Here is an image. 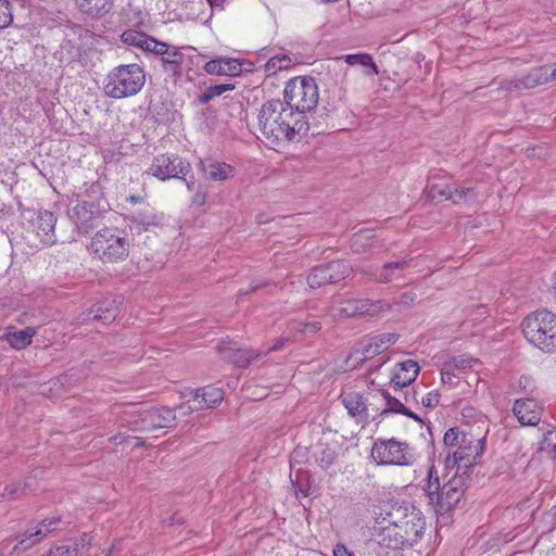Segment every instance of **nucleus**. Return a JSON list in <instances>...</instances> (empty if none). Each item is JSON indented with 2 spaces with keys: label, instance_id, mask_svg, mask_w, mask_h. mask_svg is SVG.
I'll return each mask as SVG.
<instances>
[{
  "label": "nucleus",
  "instance_id": "f257e3e1",
  "mask_svg": "<svg viewBox=\"0 0 556 556\" xmlns=\"http://www.w3.org/2000/svg\"><path fill=\"white\" fill-rule=\"evenodd\" d=\"M261 139L274 150L299 140L308 130V122L293 113L281 100H266L257 114Z\"/></svg>",
  "mask_w": 556,
  "mask_h": 556
},
{
  "label": "nucleus",
  "instance_id": "f03ea898",
  "mask_svg": "<svg viewBox=\"0 0 556 556\" xmlns=\"http://www.w3.org/2000/svg\"><path fill=\"white\" fill-rule=\"evenodd\" d=\"M470 482V475L455 471L454 475L443 484L435 467L428 469L427 480L422 489L429 504L437 514L447 513L456 507L462 501Z\"/></svg>",
  "mask_w": 556,
  "mask_h": 556
},
{
  "label": "nucleus",
  "instance_id": "7ed1b4c3",
  "mask_svg": "<svg viewBox=\"0 0 556 556\" xmlns=\"http://www.w3.org/2000/svg\"><path fill=\"white\" fill-rule=\"evenodd\" d=\"M526 339L545 353L556 351V315L541 309L529 314L521 323Z\"/></svg>",
  "mask_w": 556,
  "mask_h": 556
},
{
  "label": "nucleus",
  "instance_id": "20e7f679",
  "mask_svg": "<svg viewBox=\"0 0 556 556\" xmlns=\"http://www.w3.org/2000/svg\"><path fill=\"white\" fill-rule=\"evenodd\" d=\"M129 240L127 235L118 228L104 227L96 232L89 244L91 253L102 263H117L125 261L129 255Z\"/></svg>",
  "mask_w": 556,
  "mask_h": 556
},
{
  "label": "nucleus",
  "instance_id": "39448f33",
  "mask_svg": "<svg viewBox=\"0 0 556 556\" xmlns=\"http://www.w3.org/2000/svg\"><path fill=\"white\" fill-rule=\"evenodd\" d=\"M146 83V73L138 64H124L114 67L108 75L105 94L123 99L137 94Z\"/></svg>",
  "mask_w": 556,
  "mask_h": 556
},
{
  "label": "nucleus",
  "instance_id": "423d86ee",
  "mask_svg": "<svg viewBox=\"0 0 556 556\" xmlns=\"http://www.w3.org/2000/svg\"><path fill=\"white\" fill-rule=\"evenodd\" d=\"M318 100V87L313 77H294L287 81L282 102L304 119H307L306 114L316 108Z\"/></svg>",
  "mask_w": 556,
  "mask_h": 556
},
{
  "label": "nucleus",
  "instance_id": "0eeeda50",
  "mask_svg": "<svg viewBox=\"0 0 556 556\" xmlns=\"http://www.w3.org/2000/svg\"><path fill=\"white\" fill-rule=\"evenodd\" d=\"M371 457L378 465L410 466L416 460L414 448L394 438L378 439L372 445Z\"/></svg>",
  "mask_w": 556,
  "mask_h": 556
},
{
  "label": "nucleus",
  "instance_id": "6e6552de",
  "mask_svg": "<svg viewBox=\"0 0 556 556\" xmlns=\"http://www.w3.org/2000/svg\"><path fill=\"white\" fill-rule=\"evenodd\" d=\"M485 438L476 437L472 433H462L457 448L446 456V467L455 468V471L469 475V469L476 464L483 452Z\"/></svg>",
  "mask_w": 556,
  "mask_h": 556
},
{
  "label": "nucleus",
  "instance_id": "1a4fd4ad",
  "mask_svg": "<svg viewBox=\"0 0 556 556\" xmlns=\"http://www.w3.org/2000/svg\"><path fill=\"white\" fill-rule=\"evenodd\" d=\"M191 172L190 163L177 154H160L155 156L148 173L152 176L167 180L170 178L185 179Z\"/></svg>",
  "mask_w": 556,
  "mask_h": 556
},
{
  "label": "nucleus",
  "instance_id": "9d476101",
  "mask_svg": "<svg viewBox=\"0 0 556 556\" xmlns=\"http://www.w3.org/2000/svg\"><path fill=\"white\" fill-rule=\"evenodd\" d=\"M352 271V266L345 261H331L311 269L307 283L312 289L343 280Z\"/></svg>",
  "mask_w": 556,
  "mask_h": 556
},
{
  "label": "nucleus",
  "instance_id": "9b49d317",
  "mask_svg": "<svg viewBox=\"0 0 556 556\" xmlns=\"http://www.w3.org/2000/svg\"><path fill=\"white\" fill-rule=\"evenodd\" d=\"M67 214L78 230L85 233L94 228L102 218L99 204L89 200L72 201Z\"/></svg>",
  "mask_w": 556,
  "mask_h": 556
},
{
  "label": "nucleus",
  "instance_id": "f8f14e48",
  "mask_svg": "<svg viewBox=\"0 0 556 556\" xmlns=\"http://www.w3.org/2000/svg\"><path fill=\"white\" fill-rule=\"evenodd\" d=\"M61 522L60 516H53L43 519L34 529L28 530L25 534L20 536L17 544L13 547L12 553L17 551H27L37 543L41 542L49 533L58 529Z\"/></svg>",
  "mask_w": 556,
  "mask_h": 556
},
{
  "label": "nucleus",
  "instance_id": "ddd939ff",
  "mask_svg": "<svg viewBox=\"0 0 556 556\" xmlns=\"http://www.w3.org/2000/svg\"><path fill=\"white\" fill-rule=\"evenodd\" d=\"M61 522L60 516H53L43 519L34 529L28 530L25 534L20 536L17 544L13 547L12 553L17 551H27L37 543L41 542L49 533L58 529Z\"/></svg>",
  "mask_w": 556,
  "mask_h": 556
},
{
  "label": "nucleus",
  "instance_id": "4468645a",
  "mask_svg": "<svg viewBox=\"0 0 556 556\" xmlns=\"http://www.w3.org/2000/svg\"><path fill=\"white\" fill-rule=\"evenodd\" d=\"M191 397L187 401L186 408L188 412L213 408L224 399V391L214 386H206L201 389L190 391Z\"/></svg>",
  "mask_w": 556,
  "mask_h": 556
},
{
  "label": "nucleus",
  "instance_id": "2eb2a0df",
  "mask_svg": "<svg viewBox=\"0 0 556 556\" xmlns=\"http://www.w3.org/2000/svg\"><path fill=\"white\" fill-rule=\"evenodd\" d=\"M176 415L168 407H152L143 410V421L140 432H152L157 429L172 428L175 426Z\"/></svg>",
  "mask_w": 556,
  "mask_h": 556
},
{
  "label": "nucleus",
  "instance_id": "dca6fc26",
  "mask_svg": "<svg viewBox=\"0 0 556 556\" xmlns=\"http://www.w3.org/2000/svg\"><path fill=\"white\" fill-rule=\"evenodd\" d=\"M549 80H552L549 66L545 65L533 68L528 74L519 78L504 80L501 85V88L507 91L531 89Z\"/></svg>",
  "mask_w": 556,
  "mask_h": 556
},
{
  "label": "nucleus",
  "instance_id": "f3484780",
  "mask_svg": "<svg viewBox=\"0 0 556 556\" xmlns=\"http://www.w3.org/2000/svg\"><path fill=\"white\" fill-rule=\"evenodd\" d=\"M31 231L43 244H52L55 242V224L56 218L52 212L40 211L33 212L31 219L29 220Z\"/></svg>",
  "mask_w": 556,
  "mask_h": 556
},
{
  "label": "nucleus",
  "instance_id": "a211bd4d",
  "mask_svg": "<svg viewBox=\"0 0 556 556\" xmlns=\"http://www.w3.org/2000/svg\"><path fill=\"white\" fill-rule=\"evenodd\" d=\"M514 415L522 426H535L542 414V406L533 397L516 400L513 407Z\"/></svg>",
  "mask_w": 556,
  "mask_h": 556
},
{
  "label": "nucleus",
  "instance_id": "6ab92c4d",
  "mask_svg": "<svg viewBox=\"0 0 556 556\" xmlns=\"http://www.w3.org/2000/svg\"><path fill=\"white\" fill-rule=\"evenodd\" d=\"M399 526L406 545L412 547L422 538L426 529V520L420 510H416L412 507L409 517Z\"/></svg>",
  "mask_w": 556,
  "mask_h": 556
},
{
  "label": "nucleus",
  "instance_id": "aec40b11",
  "mask_svg": "<svg viewBox=\"0 0 556 556\" xmlns=\"http://www.w3.org/2000/svg\"><path fill=\"white\" fill-rule=\"evenodd\" d=\"M420 367L417 362L413 359H407L399 363L391 376L390 382L394 389V391H401L404 387L413 383L418 374Z\"/></svg>",
  "mask_w": 556,
  "mask_h": 556
},
{
  "label": "nucleus",
  "instance_id": "412c9836",
  "mask_svg": "<svg viewBox=\"0 0 556 556\" xmlns=\"http://www.w3.org/2000/svg\"><path fill=\"white\" fill-rule=\"evenodd\" d=\"M413 267L412 258H401L386 263L382 267L377 268L375 281L379 283H389L402 277V274Z\"/></svg>",
  "mask_w": 556,
  "mask_h": 556
},
{
  "label": "nucleus",
  "instance_id": "4be33fe9",
  "mask_svg": "<svg viewBox=\"0 0 556 556\" xmlns=\"http://www.w3.org/2000/svg\"><path fill=\"white\" fill-rule=\"evenodd\" d=\"M204 70L211 75L237 76L242 72L239 59L218 58L205 63Z\"/></svg>",
  "mask_w": 556,
  "mask_h": 556
},
{
  "label": "nucleus",
  "instance_id": "5701e85b",
  "mask_svg": "<svg viewBox=\"0 0 556 556\" xmlns=\"http://www.w3.org/2000/svg\"><path fill=\"white\" fill-rule=\"evenodd\" d=\"M78 11L90 17L99 18L108 14L114 7L115 0H74Z\"/></svg>",
  "mask_w": 556,
  "mask_h": 556
},
{
  "label": "nucleus",
  "instance_id": "b1692460",
  "mask_svg": "<svg viewBox=\"0 0 556 556\" xmlns=\"http://www.w3.org/2000/svg\"><path fill=\"white\" fill-rule=\"evenodd\" d=\"M91 546V540L88 534L84 533L79 538L74 539L70 545L56 546L51 548L45 556H80L88 552Z\"/></svg>",
  "mask_w": 556,
  "mask_h": 556
},
{
  "label": "nucleus",
  "instance_id": "393cba45",
  "mask_svg": "<svg viewBox=\"0 0 556 556\" xmlns=\"http://www.w3.org/2000/svg\"><path fill=\"white\" fill-rule=\"evenodd\" d=\"M383 240L377 238L370 229H363L354 233L351 239V249L356 254L368 252L370 249L382 245Z\"/></svg>",
  "mask_w": 556,
  "mask_h": 556
},
{
  "label": "nucleus",
  "instance_id": "a878e982",
  "mask_svg": "<svg viewBox=\"0 0 556 556\" xmlns=\"http://www.w3.org/2000/svg\"><path fill=\"white\" fill-rule=\"evenodd\" d=\"M342 404L357 422L368 421V414L365 412V396L351 392L342 396Z\"/></svg>",
  "mask_w": 556,
  "mask_h": 556
},
{
  "label": "nucleus",
  "instance_id": "bb28decb",
  "mask_svg": "<svg viewBox=\"0 0 556 556\" xmlns=\"http://www.w3.org/2000/svg\"><path fill=\"white\" fill-rule=\"evenodd\" d=\"M383 393V410L382 414H401L406 417H409L418 422H422V420L413 413L409 408L405 406V403L401 400L400 396L391 395L388 391L382 390Z\"/></svg>",
  "mask_w": 556,
  "mask_h": 556
},
{
  "label": "nucleus",
  "instance_id": "cd10ccee",
  "mask_svg": "<svg viewBox=\"0 0 556 556\" xmlns=\"http://www.w3.org/2000/svg\"><path fill=\"white\" fill-rule=\"evenodd\" d=\"M202 169L212 180H225L233 173V167L226 163L217 162L213 159L201 161Z\"/></svg>",
  "mask_w": 556,
  "mask_h": 556
},
{
  "label": "nucleus",
  "instance_id": "c85d7f7f",
  "mask_svg": "<svg viewBox=\"0 0 556 556\" xmlns=\"http://www.w3.org/2000/svg\"><path fill=\"white\" fill-rule=\"evenodd\" d=\"M91 313L92 319L101 320L104 324H110L117 317L119 308L115 300L105 299L97 303Z\"/></svg>",
  "mask_w": 556,
  "mask_h": 556
},
{
  "label": "nucleus",
  "instance_id": "c756f323",
  "mask_svg": "<svg viewBox=\"0 0 556 556\" xmlns=\"http://www.w3.org/2000/svg\"><path fill=\"white\" fill-rule=\"evenodd\" d=\"M37 331L34 327H26L16 331H8L5 333V341L13 349L23 350L30 345Z\"/></svg>",
  "mask_w": 556,
  "mask_h": 556
},
{
  "label": "nucleus",
  "instance_id": "7c9ffc66",
  "mask_svg": "<svg viewBox=\"0 0 556 556\" xmlns=\"http://www.w3.org/2000/svg\"><path fill=\"white\" fill-rule=\"evenodd\" d=\"M379 544L390 549L406 547L403 533L399 527H384L380 533Z\"/></svg>",
  "mask_w": 556,
  "mask_h": 556
},
{
  "label": "nucleus",
  "instance_id": "2f4dec72",
  "mask_svg": "<svg viewBox=\"0 0 556 556\" xmlns=\"http://www.w3.org/2000/svg\"><path fill=\"white\" fill-rule=\"evenodd\" d=\"M217 352L223 359L232 363L239 368L241 367V363L243 362V351L238 342L223 341L217 346Z\"/></svg>",
  "mask_w": 556,
  "mask_h": 556
},
{
  "label": "nucleus",
  "instance_id": "473e14b6",
  "mask_svg": "<svg viewBox=\"0 0 556 556\" xmlns=\"http://www.w3.org/2000/svg\"><path fill=\"white\" fill-rule=\"evenodd\" d=\"M388 519V522L391 525L390 527H400L408 517L410 513V508L408 505L395 503H388L383 508Z\"/></svg>",
  "mask_w": 556,
  "mask_h": 556
},
{
  "label": "nucleus",
  "instance_id": "72a5a7b5",
  "mask_svg": "<svg viewBox=\"0 0 556 556\" xmlns=\"http://www.w3.org/2000/svg\"><path fill=\"white\" fill-rule=\"evenodd\" d=\"M452 186L429 181L424 190V195L431 202L452 201Z\"/></svg>",
  "mask_w": 556,
  "mask_h": 556
},
{
  "label": "nucleus",
  "instance_id": "f704fd0d",
  "mask_svg": "<svg viewBox=\"0 0 556 556\" xmlns=\"http://www.w3.org/2000/svg\"><path fill=\"white\" fill-rule=\"evenodd\" d=\"M383 393L382 389L369 393L365 396V412L368 414V420H376L378 416H383Z\"/></svg>",
  "mask_w": 556,
  "mask_h": 556
},
{
  "label": "nucleus",
  "instance_id": "c9c22d12",
  "mask_svg": "<svg viewBox=\"0 0 556 556\" xmlns=\"http://www.w3.org/2000/svg\"><path fill=\"white\" fill-rule=\"evenodd\" d=\"M357 315H377L383 311H390L391 306L384 301H372L369 299H357Z\"/></svg>",
  "mask_w": 556,
  "mask_h": 556
},
{
  "label": "nucleus",
  "instance_id": "e433bc0d",
  "mask_svg": "<svg viewBox=\"0 0 556 556\" xmlns=\"http://www.w3.org/2000/svg\"><path fill=\"white\" fill-rule=\"evenodd\" d=\"M376 355H378L377 350H375L372 344L368 342L362 349L351 353L346 358V363L349 364L350 362H353L350 367L352 369H356L365 362L374 358Z\"/></svg>",
  "mask_w": 556,
  "mask_h": 556
},
{
  "label": "nucleus",
  "instance_id": "4c0bfd02",
  "mask_svg": "<svg viewBox=\"0 0 556 556\" xmlns=\"http://www.w3.org/2000/svg\"><path fill=\"white\" fill-rule=\"evenodd\" d=\"M349 65H362L366 67L365 75L372 76L378 74V67L371 55L367 53L348 54L343 56Z\"/></svg>",
  "mask_w": 556,
  "mask_h": 556
},
{
  "label": "nucleus",
  "instance_id": "58836bf2",
  "mask_svg": "<svg viewBox=\"0 0 556 556\" xmlns=\"http://www.w3.org/2000/svg\"><path fill=\"white\" fill-rule=\"evenodd\" d=\"M357 299H346L333 303L330 306V313L336 317H355L357 315Z\"/></svg>",
  "mask_w": 556,
  "mask_h": 556
},
{
  "label": "nucleus",
  "instance_id": "ea45409f",
  "mask_svg": "<svg viewBox=\"0 0 556 556\" xmlns=\"http://www.w3.org/2000/svg\"><path fill=\"white\" fill-rule=\"evenodd\" d=\"M143 410L138 408H131L129 410H124L119 416L121 427H126L131 431H139V426L141 427V422L143 421Z\"/></svg>",
  "mask_w": 556,
  "mask_h": 556
},
{
  "label": "nucleus",
  "instance_id": "a19ab883",
  "mask_svg": "<svg viewBox=\"0 0 556 556\" xmlns=\"http://www.w3.org/2000/svg\"><path fill=\"white\" fill-rule=\"evenodd\" d=\"M163 216L157 215L153 208L139 211L132 215V222L142 225L146 230L162 224Z\"/></svg>",
  "mask_w": 556,
  "mask_h": 556
},
{
  "label": "nucleus",
  "instance_id": "79ce46f5",
  "mask_svg": "<svg viewBox=\"0 0 556 556\" xmlns=\"http://www.w3.org/2000/svg\"><path fill=\"white\" fill-rule=\"evenodd\" d=\"M289 329L294 332H300L305 336L312 337L321 329V324L318 320H291L288 325Z\"/></svg>",
  "mask_w": 556,
  "mask_h": 556
},
{
  "label": "nucleus",
  "instance_id": "37998d69",
  "mask_svg": "<svg viewBox=\"0 0 556 556\" xmlns=\"http://www.w3.org/2000/svg\"><path fill=\"white\" fill-rule=\"evenodd\" d=\"M452 202L454 204L468 203L476 199L477 191L471 187H457L455 184L452 185Z\"/></svg>",
  "mask_w": 556,
  "mask_h": 556
},
{
  "label": "nucleus",
  "instance_id": "c03bdc74",
  "mask_svg": "<svg viewBox=\"0 0 556 556\" xmlns=\"http://www.w3.org/2000/svg\"><path fill=\"white\" fill-rule=\"evenodd\" d=\"M149 38L150 36L135 29H127L121 36V39L124 43L138 47L142 50H144Z\"/></svg>",
  "mask_w": 556,
  "mask_h": 556
},
{
  "label": "nucleus",
  "instance_id": "a18cd8bd",
  "mask_svg": "<svg viewBox=\"0 0 556 556\" xmlns=\"http://www.w3.org/2000/svg\"><path fill=\"white\" fill-rule=\"evenodd\" d=\"M314 456L321 468H328L333 464L337 455L333 448L318 445L314 452Z\"/></svg>",
  "mask_w": 556,
  "mask_h": 556
},
{
  "label": "nucleus",
  "instance_id": "49530a36",
  "mask_svg": "<svg viewBox=\"0 0 556 556\" xmlns=\"http://www.w3.org/2000/svg\"><path fill=\"white\" fill-rule=\"evenodd\" d=\"M478 364H479V361L473 357L466 356V355H459V356L453 357L450 361H447L445 363V366H446V368L464 371L466 369H470V368L475 367Z\"/></svg>",
  "mask_w": 556,
  "mask_h": 556
},
{
  "label": "nucleus",
  "instance_id": "de8ad7c7",
  "mask_svg": "<svg viewBox=\"0 0 556 556\" xmlns=\"http://www.w3.org/2000/svg\"><path fill=\"white\" fill-rule=\"evenodd\" d=\"M540 451L548 458H556V430H548L540 443Z\"/></svg>",
  "mask_w": 556,
  "mask_h": 556
},
{
  "label": "nucleus",
  "instance_id": "09e8293b",
  "mask_svg": "<svg viewBox=\"0 0 556 556\" xmlns=\"http://www.w3.org/2000/svg\"><path fill=\"white\" fill-rule=\"evenodd\" d=\"M235 85L232 84H222V85H215L211 86L205 89V91L200 97V102L202 104H206L212 99L223 94L225 91L233 90Z\"/></svg>",
  "mask_w": 556,
  "mask_h": 556
},
{
  "label": "nucleus",
  "instance_id": "8fccbe9b",
  "mask_svg": "<svg viewBox=\"0 0 556 556\" xmlns=\"http://www.w3.org/2000/svg\"><path fill=\"white\" fill-rule=\"evenodd\" d=\"M162 62L167 70L176 73L182 62V53L177 48L168 49V53L162 58Z\"/></svg>",
  "mask_w": 556,
  "mask_h": 556
},
{
  "label": "nucleus",
  "instance_id": "3c124183",
  "mask_svg": "<svg viewBox=\"0 0 556 556\" xmlns=\"http://www.w3.org/2000/svg\"><path fill=\"white\" fill-rule=\"evenodd\" d=\"M13 21L9 0H0V29L8 27Z\"/></svg>",
  "mask_w": 556,
  "mask_h": 556
},
{
  "label": "nucleus",
  "instance_id": "603ef678",
  "mask_svg": "<svg viewBox=\"0 0 556 556\" xmlns=\"http://www.w3.org/2000/svg\"><path fill=\"white\" fill-rule=\"evenodd\" d=\"M144 51L153 52L163 58L168 53V45L150 37L144 47Z\"/></svg>",
  "mask_w": 556,
  "mask_h": 556
},
{
  "label": "nucleus",
  "instance_id": "864d4df0",
  "mask_svg": "<svg viewBox=\"0 0 556 556\" xmlns=\"http://www.w3.org/2000/svg\"><path fill=\"white\" fill-rule=\"evenodd\" d=\"M460 433L458 431V429L456 428H451L448 429L444 437H443V442L446 446L448 447H453V446H458V444L460 443Z\"/></svg>",
  "mask_w": 556,
  "mask_h": 556
},
{
  "label": "nucleus",
  "instance_id": "5fc2aeb1",
  "mask_svg": "<svg viewBox=\"0 0 556 556\" xmlns=\"http://www.w3.org/2000/svg\"><path fill=\"white\" fill-rule=\"evenodd\" d=\"M440 402V393L438 391H431L421 399V404L425 407L433 408Z\"/></svg>",
  "mask_w": 556,
  "mask_h": 556
},
{
  "label": "nucleus",
  "instance_id": "6e6d98bb",
  "mask_svg": "<svg viewBox=\"0 0 556 556\" xmlns=\"http://www.w3.org/2000/svg\"><path fill=\"white\" fill-rule=\"evenodd\" d=\"M518 391L532 393L534 391L533 380L528 376H521L518 380Z\"/></svg>",
  "mask_w": 556,
  "mask_h": 556
},
{
  "label": "nucleus",
  "instance_id": "4d7b16f0",
  "mask_svg": "<svg viewBox=\"0 0 556 556\" xmlns=\"http://www.w3.org/2000/svg\"><path fill=\"white\" fill-rule=\"evenodd\" d=\"M24 493V489H21L17 484H9L4 488L3 496L10 500L17 498Z\"/></svg>",
  "mask_w": 556,
  "mask_h": 556
},
{
  "label": "nucleus",
  "instance_id": "13d9d810",
  "mask_svg": "<svg viewBox=\"0 0 556 556\" xmlns=\"http://www.w3.org/2000/svg\"><path fill=\"white\" fill-rule=\"evenodd\" d=\"M378 341H380L384 346L386 349L388 350L391 345H393L396 340H397V334L395 333H381V334H378L376 336Z\"/></svg>",
  "mask_w": 556,
  "mask_h": 556
},
{
  "label": "nucleus",
  "instance_id": "bf43d9fd",
  "mask_svg": "<svg viewBox=\"0 0 556 556\" xmlns=\"http://www.w3.org/2000/svg\"><path fill=\"white\" fill-rule=\"evenodd\" d=\"M456 378V375L454 374V369L446 368L444 365L442 371H441V380L444 384H455L454 379Z\"/></svg>",
  "mask_w": 556,
  "mask_h": 556
},
{
  "label": "nucleus",
  "instance_id": "052dcab7",
  "mask_svg": "<svg viewBox=\"0 0 556 556\" xmlns=\"http://www.w3.org/2000/svg\"><path fill=\"white\" fill-rule=\"evenodd\" d=\"M276 62L279 63L278 64V70L279 71H285V70H288L290 66H291V59L290 56L283 54V55H276Z\"/></svg>",
  "mask_w": 556,
  "mask_h": 556
},
{
  "label": "nucleus",
  "instance_id": "680f3d73",
  "mask_svg": "<svg viewBox=\"0 0 556 556\" xmlns=\"http://www.w3.org/2000/svg\"><path fill=\"white\" fill-rule=\"evenodd\" d=\"M333 556H354L353 552L348 549L344 544H337L332 551Z\"/></svg>",
  "mask_w": 556,
  "mask_h": 556
},
{
  "label": "nucleus",
  "instance_id": "e2e57ef3",
  "mask_svg": "<svg viewBox=\"0 0 556 556\" xmlns=\"http://www.w3.org/2000/svg\"><path fill=\"white\" fill-rule=\"evenodd\" d=\"M278 64H279V63H277V62H276V58H275V56H274V58H271V59H269V60L266 62V64H265V71H266V73H267V75H268V76H269V75H271V74H275L277 71H279V70H278Z\"/></svg>",
  "mask_w": 556,
  "mask_h": 556
},
{
  "label": "nucleus",
  "instance_id": "0e129e2a",
  "mask_svg": "<svg viewBox=\"0 0 556 556\" xmlns=\"http://www.w3.org/2000/svg\"><path fill=\"white\" fill-rule=\"evenodd\" d=\"M278 64H279V63H277V62H276V58H275V56H274V58H271V59H269V60L266 62V64H265V71H266V73H267V75H268V76H269V75H271V74H275L277 71H279V70H278Z\"/></svg>",
  "mask_w": 556,
  "mask_h": 556
},
{
  "label": "nucleus",
  "instance_id": "69168bd1",
  "mask_svg": "<svg viewBox=\"0 0 556 556\" xmlns=\"http://www.w3.org/2000/svg\"><path fill=\"white\" fill-rule=\"evenodd\" d=\"M416 300V294L413 292H406L401 295L400 304L410 305Z\"/></svg>",
  "mask_w": 556,
  "mask_h": 556
},
{
  "label": "nucleus",
  "instance_id": "338daca9",
  "mask_svg": "<svg viewBox=\"0 0 556 556\" xmlns=\"http://www.w3.org/2000/svg\"><path fill=\"white\" fill-rule=\"evenodd\" d=\"M205 200H206L205 193L202 191H198V192H195V194L192 198V203L200 206L205 203Z\"/></svg>",
  "mask_w": 556,
  "mask_h": 556
},
{
  "label": "nucleus",
  "instance_id": "774afa93",
  "mask_svg": "<svg viewBox=\"0 0 556 556\" xmlns=\"http://www.w3.org/2000/svg\"><path fill=\"white\" fill-rule=\"evenodd\" d=\"M369 342L372 344L374 349L377 350V354H380L387 350L386 346L380 341H378L377 337H372Z\"/></svg>",
  "mask_w": 556,
  "mask_h": 556
}]
</instances>
